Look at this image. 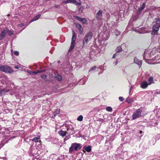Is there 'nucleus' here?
Masks as SVG:
<instances>
[{"mask_svg": "<svg viewBox=\"0 0 160 160\" xmlns=\"http://www.w3.org/2000/svg\"><path fill=\"white\" fill-rule=\"evenodd\" d=\"M149 52V49H148L145 50L143 54L144 59L147 63L150 64H154L157 63L158 62H153V60H152L151 56L150 55Z\"/></svg>", "mask_w": 160, "mask_h": 160, "instance_id": "nucleus-1", "label": "nucleus"}, {"mask_svg": "<svg viewBox=\"0 0 160 160\" xmlns=\"http://www.w3.org/2000/svg\"><path fill=\"white\" fill-rule=\"evenodd\" d=\"M82 147V145L80 143L76 142L73 143L71 144V146L69 148V152L72 153L74 150L77 151L80 150Z\"/></svg>", "mask_w": 160, "mask_h": 160, "instance_id": "nucleus-2", "label": "nucleus"}, {"mask_svg": "<svg viewBox=\"0 0 160 160\" xmlns=\"http://www.w3.org/2000/svg\"><path fill=\"white\" fill-rule=\"evenodd\" d=\"M93 33L91 32H88L85 36L83 40V46H86L88 42L90 41L92 37Z\"/></svg>", "mask_w": 160, "mask_h": 160, "instance_id": "nucleus-3", "label": "nucleus"}, {"mask_svg": "<svg viewBox=\"0 0 160 160\" xmlns=\"http://www.w3.org/2000/svg\"><path fill=\"white\" fill-rule=\"evenodd\" d=\"M0 70L5 73H12L13 72L12 69L9 66H0Z\"/></svg>", "mask_w": 160, "mask_h": 160, "instance_id": "nucleus-4", "label": "nucleus"}, {"mask_svg": "<svg viewBox=\"0 0 160 160\" xmlns=\"http://www.w3.org/2000/svg\"><path fill=\"white\" fill-rule=\"evenodd\" d=\"M76 39V35L74 31H72V39L71 46L69 49V51L72 50L74 48L75 41Z\"/></svg>", "mask_w": 160, "mask_h": 160, "instance_id": "nucleus-5", "label": "nucleus"}, {"mask_svg": "<svg viewBox=\"0 0 160 160\" xmlns=\"http://www.w3.org/2000/svg\"><path fill=\"white\" fill-rule=\"evenodd\" d=\"M141 112L142 111L140 109H137L132 114V119H135L140 117L141 116Z\"/></svg>", "mask_w": 160, "mask_h": 160, "instance_id": "nucleus-6", "label": "nucleus"}, {"mask_svg": "<svg viewBox=\"0 0 160 160\" xmlns=\"http://www.w3.org/2000/svg\"><path fill=\"white\" fill-rule=\"evenodd\" d=\"M156 49L155 48H153L152 50H149L150 55L151 56L152 60H153V62H154V60L157 59L156 56L153 57L156 53Z\"/></svg>", "mask_w": 160, "mask_h": 160, "instance_id": "nucleus-7", "label": "nucleus"}, {"mask_svg": "<svg viewBox=\"0 0 160 160\" xmlns=\"http://www.w3.org/2000/svg\"><path fill=\"white\" fill-rule=\"evenodd\" d=\"M94 48L95 49L92 48V51L91 53H93L97 56H99L102 53V51L98 48L95 47H94Z\"/></svg>", "mask_w": 160, "mask_h": 160, "instance_id": "nucleus-8", "label": "nucleus"}, {"mask_svg": "<svg viewBox=\"0 0 160 160\" xmlns=\"http://www.w3.org/2000/svg\"><path fill=\"white\" fill-rule=\"evenodd\" d=\"M132 28L133 31L140 34H142L141 32L142 31V28H140L139 26H137L134 24L133 25Z\"/></svg>", "mask_w": 160, "mask_h": 160, "instance_id": "nucleus-9", "label": "nucleus"}, {"mask_svg": "<svg viewBox=\"0 0 160 160\" xmlns=\"http://www.w3.org/2000/svg\"><path fill=\"white\" fill-rule=\"evenodd\" d=\"M153 27L152 28V35L156 34L157 33L160 26L159 25H154V22H153Z\"/></svg>", "mask_w": 160, "mask_h": 160, "instance_id": "nucleus-10", "label": "nucleus"}, {"mask_svg": "<svg viewBox=\"0 0 160 160\" xmlns=\"http://www.w3.org/2000/svg\"><path fill=\"white\" fill-rule=\"evenodd\" d=\"M73 127L71 125L69 126L67 128V130L68 131V133L69 135H72L75 133V131L74 130Z\"/></svg>", "mask_w": 160, "mask_h": 160, "instance_id": "nucleus-11", "label": "nucleus"}, {"mask_svg": "<svg viewBox=\"0 0 160 160\" xmlns=\"http://www.w3.org/2000/svg\"><path fill=\"white\" fill-rule=\"evenodd\" d=\"M151 31V28L148 26H146L144 28H142V34L148 33L150 32Z\"/></svg>", "mask_w": 160, "mask_h": 160, "instance_id": "nucleus-12", "label": "nucleus"}, {"mask_svg": "<svg viewBox=\"0 0 160 160\" xmlns=\"http://www.w3.org/2000/svg\"><path fill=\"white\" fill-rule=\"evenodd\" d=\"M67 2L71 3L76 5H80L81 4V2L80 0H69L67 1Z\"/></svg>", "mask_w": 160, "mask_h": 160, "instance_id": "nucleus-13", "label": "nucleus"}, {"mask_svg": "<svg viewBox=\"0 0 160 160\" xmlns=\"http://www.w3.org/2000/svg\"><path fill=\"white\" fill-rule=\"evenodd\" d=\"M96 17L98 20H102V11L101 10H99L97 13Z\"/></svg>", "mask_w": 160, "mask_h": 160, "instance_id": "nucleus-14", "label": "nucleus"}, {"mask_svg": "<svg viewBox=\"0 0 160 160\" xmlns=\"http://www.w3.org/2000/svg\"><path fill=\"white\" fill-rule=\"evenodd\" d=\"M148 85L147 82L145 81H142L141 83V87L142 88H146Z\"/></svg>", "mask_w": 160, "mask_h": 160, "instance_id": "nucleus-15", "label": "nucleus"}, {"mask_svg": "<svg viewBox=\"0 0 160 160\" xmlns=\"http://www.w3.org/2000/svg\"><path fill=\"white\" fill-rule=\"evenodd\" d=\"M134 62L135 63L138 64V66H141L142 64V61L141 60H139L137 58L135 57L134 58Z\"/></svg>", "mask_w": 160, "mask_h": 160, "instance_id": "nucleus-16", "label": "nucleus"}, {"mask_svg": "<svg viewBox=\"0 0 160 160\" xmlns=\"http://www.w3.org/2000/svg\"><path fill=\"white\" fill-rule=\"evenodd\" d=\"M6 33V30H3L1 33L0 34V40H2L5 37Z\"/></svg>", "mask_w": 160, "mask_h": 160, "instance_id": "nucleus-17", "label": "nucleus"}, {"mask_svg": "<svg viewBox=\"0 0 160 160\" xmlns=\"http://www.w3.org/2000/svg\"><path fill=\"white\" fill-rule=\"evenodd\" d=\"M58 133L62 137H64L66 135L68 132L66 131L63 130L62 129L58 132Z\"/></svg>", "mask_w": 160, "mask_h": 160, "instance_id": "nucleus-18", "label": "nucleus"}, {"mask_svg": "<svg viewBox=\"0 0 160 160\" xmlns=\"http://www.w3.org/2000/svg\"><path fill=\"white\" fill-rule=\"evenodd\" d=\"M77 27L78 28L79 33L81 34L83 33V28L81 25L80 24H78L76 25Z\"/></svg>", "mask_w": 160, "mask_h": 160, "instance_id": "nucleus-19", "label": "nucleus"}, {"mask_svg": "<svg viewBox=\"0 0 160 160\" xmlns=\"http://www.w3.org/2000/svg\"><path fill=\"white\" fill-rule=\"evenodd\" d=\"M9 91V90H6L5 89H1L0 90V96H2L4 95L5 92H7Z\"/></svg>", "mask_w": 160, "mask_h": 160, "instance_id": "nucleus-20", "label": "nucleus"}, {"mask_svg": "<svg viewBox=\"0 0 160 160\" xmlns=\"http://www.w3.org/2000/svg\"><path fill=\"white\" fill-rule=\"evenodd\" d=\"M135 100V99L134 98H131L128 97L126 100V101L129 103H130L132 102H134Z\"/></svg>", "mask_w": 160, "mask_h": 160, "instance_id": "nucleus-21", "label": "nucleus"}, {"mask_svg": "<svg viewBox=\"0 0 160 160\" xmlns=\"http://www.w3.org/2000/svg\"><path fill=\"white\" fill-rule=\"evenodd\" d=\"M83 149L86 150L88 152H90L91 151V147L90 146H84L83 147Z\"/></svg>", "mask_w": 160, "mask_h": 160, "instance_id": "nucleus-22", "label": "nucleus"}, {"mask_svg": "<svg viewBox=\"0 0 160 160\" xmlns=\"http://www.w3.org/2000/svg\"><path fill=\"white\" fill-rule=\"evenodd\" d=\"M55 76V78L58 81H61L62 80V77L61 75L58 74V73H56Z\"/></svg>", "mask_w": 160, "mask_h": 160, "instance_id": "nucleus-23", "label": "nucleus"}, {"mask_svg": "<svg viewBox=\"0 0 160 160\" xmlns=\"http://www.w3.org/2000/svg\"><path fill=\"white\" fill-rule=\"evenodd\" d=\"M153 78L152 77H150L148 80V84L149 85H150L154 83Z\"/></svg>", "mask_w": 160, "mask_h": 160, "instance_id": "nucleus-24", "label": "nucleus"}, {"mask_svg": "<svg viewBox=\"0 0 160 160\" xmlns=\"http://www.w3.org/2000/svg\"><path fill=\"white\" fill-rule=\"evenodd\" d=\"M155 22H154V25L160 26V19L158 18H155Z\"/></svg>", "mask_w": 160, "mask_h": 160, "instance_id": "nucleus-25", "label": "nucleus"}, {"mask_svg": "<svg viewBox=\"0 0 160 160\" xmlns=\"http://www.w3.org/2000/svg\"><path fill=\"white\" fill-rule=\"evenodd\" d=\"M60 112V109H57L55 110V112L53 113V115L52 116V118H54L56 117V115L58 114Z\"/></svg>", "mask_w": 160, "mask_h": 160, "instance_id": "nucleus-26", "label": "nucleus"}, {"mask_svg": "<svg viewBox=\"0 0 160 160\" xmlns=\"http://www.w3.org/2000/svg\"><path fill=\"white\" fill-rule=\"evenodd\" d=\"M145 3H143L142 5L140 7L138 8V11L139 12H141V11L142 10L145 8Z\"/></svg>", "mask_w": 160, "mask_h": 160, "instance_id": "nucleus-27", "label": "nucleus"}, {"mask_svg": "<svg viewBox=\"0 0 160 160\" xmlns=\"http://www.w3.org/2000/svg\"><path fill=\"white\" fill-rule=\"evenodd\" d=\"M41 16V14H39L36 16L35 17L33 18L31 21V22H33L34 21L37 20Z\"/></svg>", "mask_w": 160, "mask_h": 160, "instance_id": "nucleus-28", "label": "nucleus"}, {"mask_svg": "<svg viewBox=\"0 0 160 160\" xmlns=\"http://www.w3.org/2000/svg\"><path fill=\"white\" fill-rule=\"evenodd\" d=\"M122 51V48L121 46H118L116 49V52H119Z\"/></svg>", "mask_w": 160, "mask_h": 160, "instance_id": "nucleus-29", "label": "nucleus"}, {"mask_svg": "<svg viewBox=\"0 0 160 160\" xmlns=\"http://www.w3.org/2000/svg\"><path fill=\"white\" fill-rule=\"evenodd\" d=\"M6 30V33L8 34L9 36H11L13 34V32L12 31L9 30Z\"/></svg>", "mask_w": 160, "mask_h": 160, "instance_id": "nucleus-30", "label": "nucleus"}, {"mask_svg": "<svg viewBox=\"0 0 160 160\" xmlns=\"http://www.w3.org/2000/svg\"><path fill=\"white\" fill-rule=\"evenodd\" d=\"M42 71H36L33 72H30V74L32 75L33 74H37L42 72Z\"/></svg>", "mask_w": 160, "mask_h": 160, "instance_id": "nucleus-31", "label": "nucleus"}, {"mask_svg": "<svg viewBox=\"0 0 160 160\" xmlns=\"http://www.w3.org/2000/svg\"><path fill=\"white\" fill-rule=\"evenodd\" d=\"M83 116L81 115H80L77 118L78 121L81 122L83 120Z\"/></svg>", "mask_w": 160, "mask_h": 160, "instance_id": "nucleus-32", "label": "nucleus"}, {"mask_svg": "<svg viewBox=\"0 0 160 160\" xmlns=\"http://www.w3.org/2000/svg\"><path fill=\"white\" fill-rule=\"evenodd\" d=\"M81 22L84 24H87V21L85 18H82Z\"/></svg>", "mask_w": 160, "mask_h": 160, "instance_id": "nucleus-33", "label": "nucleus"}, {"mask_svg": "<svg viewBox=\"0 0 160 160\" xmlns=\"http://www.w3.org/2000/svg\"><path fill=\"white\" fill-rule=\"evenodd\" d=\"M106 110L107 111L110 112H111L112 111V108L110 107H108L106 108Z\"/></svg>", "mask_w": 160, "mask_h": 160, "instance_id": "nucleus-34", "label": "nucleus"}, {"mask_svg": "<svg viewBox=\"0 0 160 160\" xmlns=\"http://www.w3.org/2000/svg\"><path fill=\"white\" fill-rule=\"evenodd\" d=\"M114 32L116 36H118L120 34V32L117 29L115 30Z\"/></svg>", "mask_w": 160, "mask_h": 160, "instance_id": "nucleus-35", "label": "nucleus"}, {"mask_svg": "<svg viewBox=\"0 0 160 160\" xmlns=\"http://www.w3.org/2000/svg\"><path fill=\"white\" fill-rule=\"evenodd\" d=\"M38 137L34 138L32 140V141L35 142H37L38 141Z\"/></svg>", "mask_w": 160, "mask_h": 160, "instance_id": "nucleus-36", "label": "nucleus"}, {"mask_svg": "<svg viewBox=\"0 0 160 160\" xmlns=\"http://www.w3.org/2000/svg\"><path fill=\"white\" fill-rule=\"evenodd\" d=\"M96 68V66L93 67L89 71V72H90V71H93L95 70Z\"/></svg>", "mask_w": 160, "mask_h": 160, "instance_id": "nucleus-37", "label": "nucleus"}, {"mask_svg": "<svg viewBox=\"0 0 160 160\" xmlns=\"http://www.w3.org/2000/svg\"><path fill=\"white\" fill-rule=\"evenodd\" d=\"M23 26H24V24L22 23H21L20 24H18V27L19 28V29H20V28H19V27H22Z\"/></svg>", "mask_w": 160, "mask_h": 160, "instance_id": "nucleus-38", "label": "nucleus"}, {"mask_svg": "<svg viewBox=\"0 0 160 160\" xmlns=\"http://www.w3.org/2000/svg\"><path fill=\"white\" fill-rule=\"evenodd\" d=\"M46 77H47L46 75L45 74H43L41 76V78L43 79H45V78H46Z\"/></svg>", "mask_w": 160, "mask_h": 160, "instance_id": "nucleus-39", "label": "nucleus"}, {"mask_svg": "<svg viewBox=\"0 0 160 160\" xmlns=\"http://www.w3.org/2000/svg\"><path fill=\"white\" fill-rule=\"evenodd\" d=\"M119 99L120 101L122 102L124 100L123 98L122 97H119Z\"/></svg>", "mask_w": 160, "mask_h": 160, "instance_id": "nucleus-40", "label": "nucleus"}, {"mask_svg": "<svg viewBox=\"0 0 160 160\" xmlns=\"http://www.w3.org/2000/svg\"><path fill=\"white\" fill-rule=\"evenodd\" d=\"M76 18L77 20H78L80 21H81V19H82V18H79V17H78V16H76Z\"/></svg>", "mask_w": 160, "mask_h": 160, "instance_id": "nucleus-41", "label": "nucleus"}, {"mask_svg": "<svg viewBox=\"0 0 160 160\" xmlns=\"http://www.w3.org/2000/svg\"><path fill=\"white\" fill-rule=\"evenodd\" d=\"M14 54L16 56H18L19 55V52L18 51H15L14 52Z\"/></svg>", "mask_w": 160, "mask_h": 160, "instance_id": "nucleus-42", "label": "nucleus"}, {"mask_svg": "<svg viewBox=\"0 0 160 160\" xmlns=\"http://www.w3.org/2000/svg\"><path fill=\"white\" fill-rule=\"evenodd\" d=\"M157 51L160 53V45L158 46Z\"/></svg>", "mask_w": 160, "mask_h": 160, "instance_id": "nucleus-43", "label": "nucleus"}, {"mask_svg": "<svg viewBox=\"0 0 160 160\" xmlns=\"http://www.w3.org/2000/svg\"><path fill=\"white\" fill-rule=\"evenodd\" d=\"M117 55V53L114 54L113 55V56L112 57V58H115V57H116V55Z\"/></svg>", "mask_w": 160, "mask_h": 160, "instance_id": "nucleus-44", "label": "nucleus"}, {"mask_svg": "<svg viewBox=\"0 0 160 160\" xmlns=\"http://www.w3.org/2000/svg\"><path fill=\"white\" fill-rule=\"evenodd\" d=\"M14 68L16 69H18L19 68V67L18 66H14Z\"/></svg>", "mask_w": 160, "mask_h": 160, "instance_id": "nucleus-45", "label": "nucleus"}, {"mask_svg": "<svg viewBox=\"0 0 160 160\" xmlns=\"http://www.w3.org/2000/svg\"><path fill=\"white\" fill-rule=\"evenodd\" d=\"M86 7L87 8H90V6L88 5H87Z\"/></svg>", "mask_w": 160, "mask_h": 160, "instance_id": "nucleus-46", "label": "nucleus"}, {"mask_svg": "<svg viewBox=\"0 0 160 160\" xmlns=\"http://www.w3.org/2000/svg\"><path fill=\"white\" fill-rule=\"evenodd\" d=\"M158 43L159 44V45H160V37L158 39Z\"/></svg>", "mask_w": 160, "mask_h": 160, "instance_id": "nucleus-47", "label": "nucleus"}, {"mask_svg": "<svg viewBox=\"0 0 160 160\" xmlns=\"http://www.w3.org/2000/svg\"><path fill=\"white\" fill-rule=\"evenodd\" d=\"M27 72H28L30 74V72H31V71L29 70H28L27 71Z\"/></svg>", "mask_w": 160, "mask_h": 160, "instance_id": "nucleus-48", "label": "nucleus"}, {"mask_svg": "<svg viewBox=\"0 0 160 160\" xmlns=\"http://www.w3.org/2000/svg\"><path fill=\"white\" fill-rule=\"evenodd\" d=\"M135 20H136L135 18H133V21H134Z\"/></svg>", "mask_w": 160, "mask_h": 160, "instance_id": "nucleus-49", "label": "nucleus"}, {"mask_svg": "<svg viewBox=\"0 0 160 160\" xmlns=\"http://www.w3.org/2000/svg\"><path fill=\"white\" fill-rule=\"evenodd\" d=\"M157 94H160V92H156Z\"/></svg>", "mask_w": 160, "mask_h": 160, "instance_id": "nucleus-50", "label": "nucleus"}, {"mask_svg": "<svg viewBox=\"0 0 160 160\" xmlns=\"http://www.w3.org/2000/svg\"><path fill=\"white\" fill-rule=\"evenodd\" d=\"M108 38V37H107V38H105V40H107Z\"/></svg>", "mask_w": 160, "mask_h": 160, "instance_id": "nucleus-51", "label": "nucleus"}, {"mask_svg": "<svg viewBox=\"0 0 160 160\" xmlns=\"http://www.w3.org/2000/svg\"><path fill=\"white\" fill-rule=\"evenodd\" d=\"M58 5H56V6H55V7H56V8H58Z\"/></svg>", "mask_w": 160, "mask_h": 160, "instance_id": "nucleus-52", "label": "nucleus"}, {"mask_svg": "<svg viewBox=\"0 0 160 160\" xmlns=\"http://www.w3.org/2000/svg\"><path fill=\"white\" fill-rule=\"evenodd\" d=\"M117 63H118V62H116L115 64L117 65Z\"/></svg>", "mask_w": 160, "mask_h": 160, "instance_id": "nucleus-53", "label": "nucleus"}, {"mask_svg": "<svg viewBox=\"0 0 160 160\" xmlns=\"http://www.w3.org/2000/svg\"><path fill=\"white\" fill-rule=\"evenodd\" d=\"M140 133H142V131H140Z\"/></svg>", "mask_w": 160, "mask_h": 160, "instance_id": "nucleus-54", "label": "nucleus"}, {"mask_svg": "<svg viewBox=\"0 0 160 160\" xmlns=\"http://www.w3.org/2000/svg\"><path fill=\"white\" fill-rule=\"evenodd\" d=\"M85 83V82H84V83H82V84H84Z\"/></svg>", "mask_w": 160, "mask_h": 160, "instance_id": "nucleus-55", "label": "nucleus"}, {"mask_svg": "<svg viewBox=\"0 0 160 160\" xmlns=\"http://www.w3.org/2000/svg\"><path fill=\"white\" fill-rule=\"evenodd\" d=\"M82 80H83L82 79H81V80H80V81H82Z\"/></svg>", "mask_w": 160, "mask_h": 160, "instance_id": "nucleus-56", "label": "nucleus"}, {"mask_svg": "<svg viewBox=\"0 0 160 160\" xmlns=\"http://www.w3.org/2000/svg\"><path fill=\"white\" fill-rule=\"evenodd\" d=\"M66 140V139H64V141H65V140Z\"/></svg>", "mask_w": 160, "mask_h": 160, "instance_id": "nucleus-57", "label": "nucleus"}, {"mask_svg": "<svg viewBox=\"0 0 160 160\" xmlns=\"http://www.w3.org/2000/svg\"><path fill=\"white\" fill-rule=\"evenodd\" d=\"M130 91H131V89H130Z\"/></svg>", "mask_w": 160, "mask_h": 160, "instance_id": "nucleus-58", "label": "nucleus"}]
</instances>
